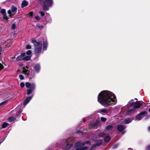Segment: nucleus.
<instances>
[{
  "instance_id": "f257e3e1",
  "label": "nucleus",
  "mask_w": 150,
  "mask_h": 150,
  "mask_svg": "<svg viewBox=\"0 0 150 150\" xmlns=\"http://www.w3.org/2000/svg\"><path fill=\"white\" fill-rule=\"evenodd\" d=\"M115 95L113 93L108 91H101L98 96V101L105 108L112 105V103L116 100Z\"/></svg>"
},
{
  "instance_id": "f03ea898",
  "label": "nucleus",
  "mask_w": 150,
  "mask_h": 150,
  "mask_svg": "<svg viewBox=\"0 0 150 150\" xmlns=\"http://www.w3.org/2000/svg\"><path fill=\"white\" fill-rule=\"evenodd\" d=\"M32 42L34 44L35 47L34 53L37 54L40 53L41 52L42 44L41 43L38 42L35 40H32Z\"/></svg>"
},
{
  "instance_id": "7ed1b4c3",
  "label": "nucleus",
  "mask_w": 150,
  "mask_h": 150,
  "mask_svg": "<svg viewBox=\"0 0 150 150\" xmlns=\"http://www.w3.org/2000/svg\"><path fill=\"white\" fill-rule=\"evenodd\" d=\"M52 0H44L42 5L43 9L46 11L49 10V7L51 6L53 4Z\"/></svg>"
},
{
  "instance_id": "20e7f679",
  "label": "nucleus",
  "mask_w": 150,
  "mask_h": 150,
  "mask_svg": "<svg viewBox=\"0 0 150 150\" xmlns=\"http://www.w3.org/2000/svg\"><path fill=\"white\" fill-rule=\"evenodd\" d=\"M147 115V112L144 111L141 112L136 115L135 117H132V120H141L142 118Z\"/></svg>"
},
{
  "instance_id": "39448f33",
  "label": "nucleus",
  "mask_w": 150,
  "mask_h": 150,
  "mask_svg": "<svg viewBox=\"0 0 150 150\" xmlns=\"http://www.w3.org/2000/svg\"><path fill=\"white\" fill-rule=\"evenodd\" d=\"M117 130L120 132H122V134H123L125 133L124 130L126 129L125 125H118L117 128Z\"/></svg>"
},
{
  "instance_id": "423d86ee",
  "label": "nucleus",
  "mask_w": 150,
  "mask_h": 150,
  "mask_svg": "<svg viewBox=\"0 0 150 150\" xmlns=\"http://www.w3.org/2000/svg\"><path fill=\"white\" fill-rule=\"evenodd\" d=\"M25 55V53L24 52H22L21 54L18 56L16 58L17 61H20L23 60L24 57Z\"/></svg>"
},
{
  "instance_id": "0eeeda50",
  "label": "nucleus",
  "mask_w": 150,
  "mask_h": 150,
  "mask_svg": "<svg viewBox=\"0 0 150 150\" xmlns=\"http://www.w3.org/2000/svg\"><path fill=\"white\" fill-rule=\"evenodd\" d=\"M135 111V110L133 108L127 110L126 111V114L127 116L131 115Z\"/></svg>"
},
{
  "instance_id": "6e6552de",
  "label": "nucleus",
  "mask_w": 150,
  "mask_h": 150,
  "mask_svg": "<svg viewBox=\"0 0 150 150\" xmlns=\"http://www.w3.org/2000/svg\"><path fill=\"white\" fill-rule=\"evenodd\" d=\"M34 69L36 73H38L40 71V65L38 64H36L34 66Z\"/></svg>"
},
{
  "instance_id": "1a4fd4ad",
  "label": "nucleus",
  "mask_w": 150,
  "mask_h": 150,
  "mask_svg": "<svg viewBox=\"0 0 150 150\" xmlns=\"http://www.w3.org/2000/svg\"><path fill=\"white\" fill-rule=\"evenodd\" d=\"M133 106V108L135 110L136 108H140L141 106L142 105V103H140L139 101H137L135 102V104Z\"/></svg>"
},
{
  "instance_id": "9d476101",
  "label": "nucleus",
  "mask_w": 150,
  "mask_h": 150,
  "mask_svg": "<svg viewBox=\"0 0 150 150\" xmlns=\"http://www.w3.org/2000/svg\"><path fill=\"white\" fill-rule=\"evenodd\" d=\"M25 85L26 87L28 88H32V86H34V87H35V85L33 83H30L29 82H26Z\"/></svg>"
},
{
  "instance_id": "9b49d317",
  "label": "nucleus",
  "mask_w": 150,
  "mask_h": 150,
  "mask_svg": "<svg viewBox=\"0 0 150 150\" xmlns=\"http://www.w3.org/2000/svg\"><path fill=\"white\" fill-rule=\"evenodd\" d=\"M32 96H30L27 98L23 101V104L24 105H26L32 98Z\"/></svg>"
},
{
  "instance_id": "f8f14e48",
  "label": "nucleus",
  "mask_w": 150,
  "mask_h": 150,
  "mask_svg": "<svg viewBox=\"0 0 150 150\" xmlns=\"http://www.w3.org/2000/svg\"><path fill=\"white\" fill-rule=\"evenodd\" d=\"M32 86V88L27 90V95H29L30 94L32 93V92L34 90L35 87H34V86Z\"/></svg>"
},
{
  "instance_id": "ddd939ff",
  "label": "nucleus",
  "mask_w": 150,
  "mask_h": 150,
  "mask_svg": "<svg viewBox=\"0 0 150 150\" xmlns=\"http://www.w3.org/2000/svg\"><path fill=\"white\" fill-rule=\"evenodd\" d=\"M133 120H132V118L131 119L127 117L124 119V122L125 124H128L131 123Z\"/></svg>"
},
{
  "instance_id": "4468645a",
  "label": "nucleus",
  "mask_w": 150,
  "mask_h": 150,
  "mask_svg": "<svg viewBox=\"0 0 150 150\" xmlns=\"http://www.w3.org/2000/svg\"><path fill=\"white\" fill-rule=\"evenodd\" d=\"M28 3L26 0H24L22 2L21 4V7L23 8L28 6Z\"/></svg>"
},
{
  "instance_id": "2eb2a0df",
  "label": "nucleus",
  "mask_w": 150,
  "mask_h": 150,
  "mask_svg": "<svg viewBox=\"0 0 150 150\" xmlns=\"http://www.w3.org/2000/svg\"><path fill=\"white\" fill-rule=\"evenodd\" d=\"M48 46V43L47 41H44L43 42V50H46L47 49Z\"/></svg>"
},
{
  "instance_id": "dca6fc26",
  "label": "nucleus",
  "mask_w": 150,
  "mask_h": 150,
  "mask_svg": "<svg viewBox=\"0 0 150 150\" xmlns=\"http://www.w3.org/2000/svg\"><path fill=\"white\" fill-rule=\"evenodd\" d=\"M23 73L27 75V76H28L29 74L30 71L26 69L24 67L23 68Z\"/></svg>"
},
{
  "instance_id": "f3484780",
  "label": "nucleus",
  "mask_w": 150,
  "mask_h": 150,
  "mask_svg": "<svg viewBox=\"0 0 150 150\" xmlns=\"http://www.w3.org/2000/svg\"><path fill=\"white\" fill-rule=\"evenodd\" d=\"M11 10L14 15H15L16 13L17 8L15 6H13L11 7Z\"/></svg>"
},
{
  "instance_id": "a211bd4d",
  "label": "nucleus",
  "mask_w": 150,
  "mask_h": 150,
  "mask_svg": "<svg viewBox=\"0 0 150 150\" xmlns=\"http://www.w3.org/2000/svg\"><path fill=\"white\" fill-rule=\"evenodd\" d=\"M96 144L97 146H100L102 143V140L101 139L97 140L95 141Z\"/></svg>"
},
{
  "instance_id": "6ab92c4d",
  "label": "nucleus",
  "mask_w": 150,
  "mask_h": 150,
  "mask_svg": "<svg viewBox=\"0 0 150 150\" xmlns=\"http://www.w3.org/2000/svg\"><path fill=\"white\" fill-rule=\"evenodd\" d=\"M111 139V137L110 136L108 135L106 136L104 139V140L105 142L108 143Z\"/></svg>"
},
{
  "instance_id": "aec40b11",
  "label": "nucleus",
  "mask_w": 150,
  "mask_h": 150,
  "mask_svg": "<svg viewBox=\"0 0 150 150\" xmlns=\"http://www.w3.org/2000/svg\"><path fill=\"white\" fill-rule=\"evenodd\" d=\"M74 145V143H67L66 146V148L67 149H69L71 147Z\"/></svg>"
},
{
  "instance_id": "412c9836",
  "label": "nucleus",
  "mask_w": 150,
  "mask_h": 150,
  "mask_svg": "<svg viewBox=\"0 0 150 150\" xmlns=\"http://www.w3.org/2000/svg\"><path fill=\"white\" fill-rule=\"evenodd\" d=\"M134 100L133 99L131 100L129 102H128V103L129 105L132 107L134 106V104H135V102H134Z\"/></svg>"
},
{
  "instance_id": "4be33fe9",
  "label": "nucleus",
  "mask_w": 150,
  "mask_h": 150,
  "mask_svg": "<svg viewBox=\"0 0 150 150\" xmlns=\"http://www.w3.org/2000/svg\"><path fill=\"white\" fill-rule=\"evenodd\" d=\"M31 56H26L24 57L23 60L24 61H28L30 60L31 59Z\"/></svg>"
},
{
  "instance_id": "5701e85b",
  "label": "nucleus",
  "mask_w": 150,
  "mask_h": 150,
  "mask_svg": "<svg viewBox=\"0 0 150 150\" xmlns=\"http://www.w3.org/2000/svg\"><path fill=\"white\" fill-rule=\"evenodd\" d=\"M8 102V100H7L0 103V107L1 106H4L7 104Z\"/></svg>"
},
{
  "instance_id": "b1692460",
  "label": "nucleus",
  "mask_w": 150,
  "mask_h": 150,
  "mask_svg": "<svg viewBox=\"0 0 150 150\" xmlns=\"http://www.w3.org/2000/svg\"><path fill=\"white\" fill-rule=\"evenodd\" d=\"M8 102V100H7L0 103V107L1 106H4L7 104Z\"/></svg>"
},
{
  "instance_id": "393cba45",
  "label": "nucleus",
  "mask_w": 150,
  "mask_h": 150,
  "mask_svg": "<svg viewBox=\"0 0 150 150\" xmlns=\"http://www.w3.org/2000/svg\"><path fill=\"white\" fill-rule=\"evenodd\" d=\"M9 125V124L7 123L4 122L2 125L1 128H5L7 127Z\"/></svg>"
},
{
  "instance_id": "a878e982",
  "label": "nucleus",
  "mask_w": 150,
  "mask_h": 150,
  "mask_svg": "<svg viewBox=\"0 0 150 150\" xmlns=\"http://www.w3.org/2000/svg\"><path fill=\"white\" fill-rule=\"evenodd\" d=\"M107 109L106 108L101 109L100 110L99 112L100 113H106L107 112Z\"/></svg>"
},
{
  "instance_id": "bb28decb",
  "label": "nucleus",
  "mask_w": 150,
  "mask_h": 150,
  "mask_svg": "<svg viewBox=\"0 0 150 150\" xmlns=\"http://www.w3.org/2000/svg\"><path fill=\"white\" fill-rule=\"evenodd\" d=\"M113 127L112 125H108L106 127V129L107 130H110L113 128Z\"/></svg>"
},
{
  "instance_id": "cd10ccee",
  "label": "nucleus",
  "mask_w": 150,
  "mask_h": 150,
  "mask_svg": "<svg viewBox=\"0 0 150 150\" xmlns=\"http://www.w3.org/2000/svg\"><path fill=\"white\" fill-rule=\"evenodd\" d=\"M8 120L10 122H11L16 120V118L14 117L11 116L8 118Z\"/></svg>"
},
{
  "instance_id": "c85d7f7f",
  "label": "nucleus",
  "mask_w": 150,
  "mask_h": 150,
  "mask_svg": "<svg viewBox=\"0 0 150 150\" xmlns=\"http://www.w3.org/2000/svg\"><path fill=\"white\" fill-rule=\"evenodd\" d=\"M8 13L9 15V16L10 17H11L14 15L13 13L12 12L11 10L9 9L8 11Z\"/></svg>"
},
{
  "instance_id": "c756f323",
  "label": "nucleus",
  "mask_w": 150,
  "mask_h": 150,
  "mask_svg": "<svg viewBox=\"0 0 150 150\" xmlns=\"http://www.w3.org/2000/svg\"><path fill=\"white\" fill-rule=\"evenodd\" d=\"M75 147L76 148H80L81 147L80 142H78L74 144Z\"/></svg>"
},
{
  "instance_id": "7c9ffc66",
  "label": "nucleus",
  "mask_w": 150,
  "mask_h": 150,
  "mask_svg": "<svg viewBox=\"0 0 150 150\" xmlns=\"http://www.w3.org/2000/svg\"><path fill=\"white\" fill-rule=\"evenodd\" d=\"M98 124V122L97 121L96 122L94 123L93 124H91L90 125V127H91V128H93L94 127H96L97 126Z\"/></svg>"
},
{
  "instance_id": "2f4dec72",
  "label": "nucleus",
  "mask_w": 150,
  "mask_h": 150,
  "mask_svg": "<svg viewBox=\"0 0 150 150\" xmlns=\"http://www.w3.org/2000/svg\"><path fill=\"white\" fill-rule=\"evenodd\" d=\"M105 135V133L104 132H101L98 135L99 137H103Z\"/></svg>"
},
{
  "instance_id": "473e14b6",
  "label": "nucleus",
  "mask_w": 150,
  "mask_h": 150,
  "mask_svg": "<svg viewBox=\"0 0 150 150\" xmlns=\"http://www.w3.org/2000/svg\"><path fill=\"white\" fill-rule=\"evenodd\" d=\"M1 13L2 14V15H4L5 14H6V10L4 9H2L1 10Z\"/></svg>"
},
{
  "instance_id": "72a5a7b5",
  "label": "nucleus",
  "mask_w": 150,
  "mask_h": 150,
  "mask_svg": "<svg viewBox=\"0 0 150 150\" xmlns=\"http://www.w3.org/2000/svg\"><path fill=\"white\" fill-rule=\"evenodd\" d=\"M97 146L96 144H93L91 147L90 150L94 149Z\"/></svg>"
},
{
  "instance_id": "f704fd0d",
  "label": "nucleus",
  "mask_w": 150,
  "mask_h": 150,
  "mask_svg": "<svg viewBox=\"0 0 150 150\" xmlns=\"http://www.w3.org/2000/svg\"><path fill=\"white\" fill-rule=\"evenodd\" d=\"M3 18L4 19H5L6 20H8V18L7 16L6 15V14H5L4 15H2Z\"/></svg>"
},
{
  "instance_id": "c9c22d12",
  "label": "nucleus",
  "mask_w": 150,
  "mask_h": 150,
  "mask_svg": "<svg viewBox=\"0 0 150 150\" xmlns=\"http://www.w3.org/2000/svg\"><path fill=\"white\" fill-rule=\"evenodd\" d=\"M31 53L32 51L30 50H28L26 52V54L29 56L31 55Z\"/></svg>"
},
{
  "instance_id": "e433bc0d",
  "label": "nucleus",
  "mask_w": 150,
  "mask_h": 150,
  "mask_svg": "<svg viewBox=\"0 0 150 150\" xmlns=\"http://www.w3.org/2000/svg\"><path fill=\"white\" fill-rule=\"evenodd\" d=\"M118 146V144H115L112 146V148L113 149H115L117 148Z\"/></svg>"
},
{
  "instance_id": "4c0bfd02",
  "label": "nucleus",
  "mask_w": 150,
  "mask_h": 150,
  "mask_svg": "<svg viewBox=\"0 0 150 150\" xmlns=\"http://www.w3.org/2000/svg\"><path fill=\"white\" fill-rule=\"evenodd\" d=\"M21 111L20 110H19L17 112V114L16 116L18 117H19V116L21 117Z\"/></svg>"
},
{
  "instance_id": "58836bf2",
  "label": "nucleus",
  "mask_w": 150,
  "mask_h": 150,
  "mask_svg": "<svg viewBox=\"0 0 150 150\" xmlns=\"http://www.w3.org/2000/svg\"><path fill=\"white\" fill-rule=\"evenodd\" d=\"M88 146H84L83 147H80L81 150H87Z\"/></svg>"
},
{
  "instance_id": "ea45409f",
  "label": "nucleus",
  "mask_w": 150,
  "mask_h": 150,
  "mask_svg": "<svg viewBox=\"0 0 150 150\" xmlns=\"http://www.w3.org/2000/svg\"><path fill=\"white\" fill-rule=\"evenodd\" d=\"M101 120L103 122H105L107 120V119L106 118L101 117Z\"/></svg>"
},
{
  "instance_id": "a19ab883",
  "label": "nucleus",
  "mask_w": 150,
  "mask_h": 150,
  "mask_svg": "<svg viewBox=\"0 0 150 150\" xmlns=\"http://www.w3.org/2000/svg\"><path fill=\"white\" fill-rule=\"evenodd\" d=\"M33 11H30L28 14V16H30L32 17L33 16Z\"/></svg>"
},
{
  "instance_id": "79ce46f5",
  "label": "nucleus",
  "mask_w": 150,
  "mask_h": 150,
  "mask_svg": "<svg viewBox=\"0 0 150 150\" xmlns=\"http://www.w3.org/2000/svg\"><path fill=\"white\" fill-rule=\"evenodd\" d=\"M16 28V25L15 24H13L11 25V29L13 30H14Z\"/></svg>"
},
{
  "instance_id": "37998d69",
  "label": "nucleus",
  "mask_w": 150,
  "mask_h": 150,
  "mask_svg": "<svg viewBox=\"0 0 150 150\" xmlns=\"http://www.w3.org/2000/svg\"><path fill=\"white\" fill-rule=\"evenodd\" d=\"M26 48L27 49H31V46L29 45H27L26 46Z\"/></svg>"
},
{
  "instance_id": "c03bdc74",
  "label": "nucleus",
  "mask_w": 150,
  "mask_h": 150,
  "mask_svg": "<svg viewBox=\"0 0 150 150\" xmlns=\"http://www.w3.org/2000/svg\"><path fill=\"white\" fill-rule=\"evenodd\" d=\"M4 68V66L0 63V71Z\"/></svg>"
},
{
  "instance_id": "a18cd8bd",
  "label": "nucleus",
  "mask_w": 150,
  "mask_h": 150,
  "mask_svg": "<svg viewBox=\"0 0 150 150\" xmlns=\"http://www.w3.org/2000/svg\"><path fill=\"white\" fill-rule=\"evenodd\" d=\"M35 18L37 20L39 21L40 20L41 18L39 16H37L35 17Z\"/></svg>"
},
{
  "instance_id": "49530a36",
  "label": "nucleus",
  "mask_w": 150,
  "mask_h": 150,
  "mask_svg": "<svg viewBox=\"0 0 150 150\" xmlns=\"http://www.w3.org/2000/svg\"><path fill=\"white\" fill-rule=\"evenodd\" d=\"M19 77L21 80H23L24 79V77L22 74H20L19 75Z\"/></svg>"
},
{
  "instance_id": "de8ad7c7",
  "label": "nucleus",
  "mask_w": 150,
  "mask_h": 150,
  "mask_svg": "<svg viewBox=\"0 0 150 150\" xmlns=\"http://www.w3.org/2000/svg\"><path fill=\"white\" fill-rule=\"evenodd\" d=\"M21 87V88L24 87L25 86V84L23 82H21L20 83Z\"/></svg>"
},
{
  "instance_id": "09e8293b",
  "label": "nucleus",
  "mask_w": 150,
  "mask_h": 150,
  "mask_svg": "<svg viewBox=\"0 0 150 150\" xmlns=\"http://www.w3.org/2000/svg\"><path fill=\"white\" fill-rule=\"evenodd\" d=\"M40 13L41 15V16H44L45 15V13L43 11H40Z\"/></svg>"
},
{
  "instance_id": "8fccbe9b",
  "label": "nucleus",
  "mask_w": 150,
  "mask_h": 150,
  "mask_svg": "<svg viewBox=\"0 0 150 150\" xmlns=\"http://www.w3.org/2000/svg\"><path fill=\"white\" fill-rule=\"evenodd\" d=\"M80 144H81V147H82L85 145V143L84 142L82 143V142H80Z\"/></svg>"
},
{
  "instance_id": "3c124183",
  "label": "nucleus",
  "mask_w": 150,
  "mask_h": 150,
  "mask_svg": "<svg viewBox=\"0 0 150 150\" xmlns=\"http://www.w3.org/2000/svg\"><path fill=\"white\" fill-rule=\"evenodd\" d=\"M146 150H150V144L147 146Z\"/></svg>"
},
{
  "instance_id": "603ef678",
  "label": "nucleus",
  "mask_w": 150,
  "mask_h": 150,
  "mask_svg": "<svg viewBox=\"0 0 150 150\" xmlns=\"http://www.w3.org/2000/svg\"><path fill=\"white\" fill-rule=\"evenodd\" d=\"M37 27L38 28H43V26L42 25H39L37 26Z\"/></svg>"
},
{
  "instance_id": "864d4df0",
  "label": "nucleus",
  "mask_w": 150,
  "mask_h": 150,
  "mask_svg": "<svg viewBox=\"0 0 150 150\" xmlns=\"http://www.w3.org/2000/svg\"><path fill=\"white\" fill-rule=\"evenodd\" d=\"M40 1V4L42 5V4L43 3V2H44V0H38Z\"/></svg>"
},
{
  "instance_id": "5fc2aeb1",
  "label": "nucleus",
  "mask_w": 150,
  "mask_h": 150,
  "mask_svg": "<svg viewBox=\"0 0 150 150\" xmlns=\"http://www.w3.org/2000/svg\"><path fill=\"white\" fill-rule=\"evenodd\" d=\"M2 47H0V55L1 54V52L2 51Z\"/></svg>"
},
{
  "instance_id": "6e6d98bb",
  "label": "nucleus",
  "mask_w": 150,
  "mask_h": 150,
  "mask_svg": "<svg viewBox=\"0 0 150 150\" xmlns=\"http://www.w3.org/2000/svg\"><path fill=\"white\" fill-rule=\"evenodd\" d=\"M90 142L89 141H86L85 142H84L86 144H88Z\"/></svg>"
},
{
  "instance_id": "4d7b16f0",
  "label": "nucleus",
  "mask_w": 150,
  "mask_h": 150,
  "mask_svg": "<svg viewBox=\"0 0 150 150\" xmlns=\"http://www.w3.org/2000/svg\"><path fill=\"white\" fill-rule=\"evenodd\" d=\"M81 132H81V131H80V130H78V131H77V133H80Z\"/></svg>"
},
{
  "instance_id": "13d9d810",
  "label": "nucleus",
  "mask_w": 150,
  "mask_h": 150,
  "mask_svg": "<svg viewBox=\"0 0 150 150\" xmlns=\"http://www.w3.org/2000/svg\"><path fill=\"white\" fill-rule=\"evenodd\" d=\"M75 150H81V148L80 147L78 148H77L75 149Z\"/></svg>"
},
{
  "instance_id": "bf43d9fd",
  "label": "nucleus",
  "mask_w": 150,
  "mask_h": 150,
  "mask_svg": "<svg viewBox=\"0 0 150 150\" xmlns=\"http://www.w3.org/2000/svg\"><path fill=\"white\" fill-rule=\"evenodd\" d=\"M83 122H84L86 120V119H85V118H83Z\"/></svg>"
},
{
  "instance_id": "052dcab7",
  "label": "nucleus",
  "mask_w": 150,
  "mask_h": 150,
  "mask_svg": "<svg viewBox=\"0 0 150 150\" xmlns=\"http://www.w3.org/2000/svg\"><path fill=\"white\" fill-rule=\"evenodd\" d=\"M148 130L150 132V127H149L148 128Z\"/></svg>"
},
{
  "instance_id": "680f3d73",
  "label": "nucleus",
  "mask_w": 150,
  "mask_h": 150,
  "mask_svg": "<svg viewBox=\"0 0 150 150\" xmlns=\"http://www.w3.org/2000/svg\"><path fill=\"white\" fill-rule=\"evenodd\" d=\"M11 43H10V44H9V45L8 46V47H9V46H11Z\"/></svg>"
},
{
  "instance_id": "e2e57ef3",
  "label": "nucleus",
  "mask_w": 150,
  "mask_h": 150,
  "mask_svg": "<svg viewBox=\"0 0 150 150\" xmlns=\"http://www.w3.org/2000/svg\"><path fill=\"white\" fill-rule=\"evenodd\" d=\"M135 100H138L137 99V98H135L134 99Z\"/></svg>"
},
{
  "instance_id": "0e129e2a",
  "label": "nucleus",
  "mask_w": 150,
  "mask_h": 150,
  "mask_svg": "<svg viewBox=\"0 0 150 150\" xmlns=\"http://www.w3.org/2000/svg\"><path fill=\"white\" fill-rule=\"evenodd\" d=\"M25 67H26V68H27V69H28V66H26Z\"/></svg>"
},
{
  "instance_id": "69168bd1",
  "label": "nucleus",
  "mask_w": 150,
  "mask_h": 150,
  "mask_svg": "<svg viewBox=\"0 0 150 150\" xmlns=\"http://www.w3.org/2000/svg\"><path fill=\"white\" fill-rule=\"evenodd\" d=\"M149 112H150V108L149 109Z\"/></svg>"
},
{
  "instance_id": "338daca9",
  "label": "nucleus",
  "mask_w": 150,
  "mask_h": 150,
  "mask_svg": "<svg viewBox=\"0 0 150 150\" xmlns=\"http://www.w3.org/2000/svg\"><path fill=\"white\" fill-rule=\"evenodd\" d=\"M1 7H0V11H1Z\"/></svg>"
},
{
  "instance_id": "774afa93",
  "label": "nucleus",
  "mask_w": 150,
  "mask_h": 150,
  "mask_svg": "<svg viewBox=\"0 0 150 150\" xmlns=\"http://www.w3.org/2000/svg\"><path fill=\"white\" fill-rule=\"evenodd\" d=\"M7 44L6 45V46H7Z\"/></svg>"
}]
</instances>
